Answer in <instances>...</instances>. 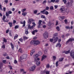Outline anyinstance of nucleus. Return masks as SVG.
<instances>
[{"mask_svg": "<svg viewBox=\"0 0 74 74\" xmlns=\"http://www.w3.org/2000/svg\"><path fill=\"white\" fill-rule=\"evenodd\" d=\"M68 1L66 4V6L68 7H69L70 6H71L72 5L71 3L73 2V0H68Z\"/></svg>", "mask_w": 74, "mask_h": 74, "instance_id": "nucleus-1", "label": "nucleus"}, {"mask_svg": "<svg viewBox=\"0 0 74 74\" xmlns=\"http://www.w3.org/2000/svg\"><path fill=\"white\" fill-rule=\"evenodd\" d=\"M36 68V65H34L33 66L30 67L29 69V70L30 71H34V70H35Z\"/></svg>", "mask_w": 74, "mask_h": 74, "instance_id": "nucleus-2", "label": "nucleus"}, {"mask_svg": "<svg viewBox=\"0 0 74 74\" xmlns=\"http://www.w3.org/2000/svg\"><path fill=\"white\" fill-rule=\"evenodd\" d=\"M43 37L44 38H47L48 37V32H45V34H43Z\"/></svg>", "mask_w": 74, "mask_h": 74, "instance_id": "nucleus-3", "label": "nucleus"}, {"mask_svg": "<svg viewBox=\"0 0 74 74\" xmlns=\"http://www.w3.org/2000/svg\"><path fill=\"white\" fill-rule=\"evenodd\" d=\"M65 18V17L64 16H60L58 17V19L61 21H63V20Z\"/></svg>", "mask_w": 74, "mask_h": 74, "instance_id": "nucleus-4", "label": "nucleus"}, {"mask_svg": "<svg viewBox=\"0 0 74 74\" xmlns=\"http://www.w3.org/2000/svg\"><path fill=\"white\" fill-rule=\"evenodd\" d=\"M27 29H30V30H32L34 28V27H33V26H31L30 25L28 24L27 25Z\"/></svg>", "mask_w": 74, "mask_h": 74, "instance_id": "nucleus-5", "label": "nucleus"}, {"mask_svg": "<svg viewBox=\"0 0 74 74\" xmlns=\"http://www.w3.org/2000/svg\"><path fill=\"white\" fill-rule=\"evenodd\" d=\"M70 55L71 58H72L73 59L74 58V51L72 50L70 53Z\"/></svg>", "mask_w": 74, "mask_h": 74, "instance_id": "nucleus-6", "label": "nucleus"}, {"mask_svg": "<svg viewBox=\"0 0 74 74\" xmlns=\"http://www.w3.org/2000/svg\"><path fill=\"white\" fill-rule=\"evenodd\" d=\"M33 57L35 59L34 61H37V59H36L38 57V54H37L36 55H34L33 56Z\"/></svg>", "mask_w": 74, "mask_h": 74, "instance_id": "nucleus-7", "label": "nucleus"}, {"mask_svg": "<svg viewBox=\"0 0 74 74\" xmlns=\"http://www.w3.org/2000/svg\"><path fill=\"white\" fill-rule=\"evenodd\" d=\"M38 32V30L37 29H36L33 31L32 32V33L33 35H35V33H37Z\"/></svg>", "mask_w": 74, "mask_h": 74, "instance_id": "nucleus-8", "label": "nucleus"}, {"mask_svg": "<svg viewBox=\"0 0 74 74\" xmlns=\"http://www.w3.org/2000/svg\"><path fill=\"white\" fill-rule=\"evenodd\" d=\"M60 11H61V12H64V10H65L64 9V8L62 7L60 9Z\"/></svg>", "mask_w": 74, "mask_h": 74, "instance_id": "nucleus-9", "label": "nucleus"}, {"mask_svg": "<svg viewBox=\"0 0 74 74\" xmlns=\"http://www.w3.org/2000/svg\"><path fill=\"white\" fill-rule=\"evenodd\" d=\"M47 58V56L43 55L42 57V59H41V61H42L43 60H44V59H45V58Z\"/></svg>", "mask_w": 74, "mask_h": 74, "instance_id": "nucleus-10", "label": "nucleus"}, {"mask_svg": "<svg viewBox=\"0 0 74 74\" xmlns=\"http://www.w3.org/2000/svg\"><path fill=\"white\" fill-rule=\"evenodd\" d=\"M20 23L21 24H23V27H25V23H26V22L25 21H24L23 22H21Z\"/></svg>", "mask_w": 74, "mask_h": 74, "instance_id": "nucleus-11", "label": "nucleus"}, {"mask_svg": "<svg viewBox=\"0 0 74 74\" xmlns=\"http://www.w3.org/2000/svg\"><path fill=\"white\" fill-rule=\"evenodd\" d=\"M73 40V38H70L69 40L68 41L66 42V44H69V42H70V41H72Z\"/></svg>", "mask_w": 74, "mask_h": 74, "instance_id": "nucleus-12", "label": "nucleus"}, {"mask_svg": "<svg viewBox=\"0 0 74 74\" xmlns=\"http://www.w3.org/2000/svg\"><path fill=\"white\" fill-rule=\"evenodd\" d=\"M32 21H33V19H29V21H28V23H29V24H31Z\"/></svg>", "mask_w": 74, "mask_h": 74, "instance_id": "nucleus-13", "label": "nucleus"}, {"mask_svg": "<svg viewBox=\"0 0 74 74\" xmlns=\"http://www.w3.org/2000/svg\"><path fill=\"white\" fill-rule=\"evenodd\" d=\"M36 66H40V61H36Z\"/></svg>", "mask_w": 74, "mask_h": 74, "instance_id": "nucleus-14", "label": "nucleus"}, {"mask_svg": "<svg viewBox=\"0 0 74 74\" xmlns=\"http://www.w3.org/2000/svg\"><path fill=\"white\" fill-rule=\"evenodd\" d=\"M53 38L54 39V41L55 42H56L57 41H58V37H53Z\"/></svg>", "mask_w": 74, "mask_h": 74, "instance_id": "nucleus-15", "label": "nucleus"}, {"mask_svg": "<svg viewBox=\"0 0 74 74\" xmlns=\"http://www.w3.org/2000/svg\"><path fill=\"white\" fill-rule=\"evenodd\" d=\"M40 43V41L38 40H35V44H36V45H38V44H39Z\"/></svg>", "mask_w": 74, "mask_h": 74, "instance_id": "nucleus-16", "label": "nucleus"}, {"mask_svg": "<svg viewBox=\"0 0 74 74\" xmlns=\"http://www.w3.org/2000/svg\"><path fill=\"white\" fill-rule=\"evenodd\" d=\"M70 50H69L67 51H64L63 52L65 54H68V53H70Z\"/></svg>", "mask_w": 74, "mask_h": 74, "instance_id": "nucleus-17", "label": "nucleus"}, {"mask_svg": "<svg viewBox=\"0 0 74 74\" xmlns=\"http://www.w3.org/2000/svg\"><path fill=\"white\" fill-rule=\"evenodd\" d=\"M35 52V50L34 49V50H32L31 53H30V55H31L32 56V55H33V54L34 53V52Z\"/></svg>", "mask_w": 74, "mask_h": 74, "instance_id": "nucleus-18", "label": "nucleus"}, {"mask_svg": "<svg viewBox=\"0 0 74 74\" xmlns=\"http://www.w3.org/2000/svg\"><path fill=\"white\" fill-rule=\"evenodd\" d=\"M61 46H62V45L60 44V43H58L57 44V45L56 46V47H59V48H60L61 47Z\"/></svg>", "mask_w": 74, "mask_h": 74, "instance_id": "nucleus-19", "label": "nucleus"}, {"mask_svg": "<svg viewBox=\"0 0 74 74\" xmlns=\"http://www.w3.org/2000/svg\"><path fill=\"white\" fill-rule=\"evenodd\" d=\"M8 24L9 25L10 27H12V23L9 22Z\"/></svg>", "mask_w": 74, "mask_h": 74, "instance_id": "nucleus-20", "label": "nucleus"}, {"mask_svg": "<svg viewBox=\"0 0 74 74\" xmlns=\"http://www.w3.org/2000/svg\"><path fill=\"white\" fill-rule=\"evenodd\" d=\"M10 45L11 46L12 49H14V45H13V44H12V42L10 43Z\"/></svg>", "mask_w": 74, "mask_h": 74, "instance_id": "nucleus-21", "label": "nucleus"}, {"mask_svg": "<svg viewBox=\"0 0 74 74\" xmlns=\"http://www.w3.org/2000/svg\"><path fill=\"white\" fill-rule=\"evenodd\" d=\"M30 44H35V40H32L30 43Z\"/></svg>", "mask_w": 74, "mask_h": 74, "instance_id": "nucleus-22", "label": "nucleus"}, {"mask_svg": "<svg viewBox=\"0 0 74 74\" xmlns=\"http://www.w3.org/2000/svg\"><path fill=\"white\" fill-rule=\"evenodd\" d=\"M18 37V35L17 34L15 35V36L14 37V40H16Z\"/></svg>", "mask_w": 74, "mask_h": 74, "instance_id": "nucleus-23", "label": "nucleus"}, {"mask_svg": "<svg viewBox=\"0 0 74 74\" xmlns=\"http://www.w3.org/2000/svg\"><path fill=\"white\" fill-rule=\"evenodd\" d=\"M25 33L26 34H29V32H28V30L27 29H26L25 30Z\"/></svg>", "mask_w": 74, "mask_h": 74, "instance_id": "nucleus-24", "label": "nucleus"}, {"mask_svg": "<svg viewBox=\"0 0 74 74\" xmlns=\"http://www.w3.org/2000/svg\"><path fill=\"white\" fill-rule=\"evenodd\" d=\"M43 73H46V74H49V71H43Z\"/></svg>", "mask_w": 74, "mask_h": 74, "instance_id": "nucleus-25", "label": "nucleus"}, {"mask_svg": "<svg viewBox=\"0 0 74 74\" xmlns=\"http://www.w3.org/2000/svg\"><path fill=\"white\" fill-rule=\"evenodd\" d=\"M27 14V12H25L22 13V15L23 16H25Z\"/></svg>", "mask_w": 74, "mask_h": 74, "instance_id": "nucleus-26", "label": "nucleus"}, {"mask_svg": "<svg viewBox=\"0 0 74 74\" xmlns=\"http://www.w3.org/2000/svg\"><path fill=\"white\" fill-rule=\"evenodd\" d=\"M3 64L2 63H0V69H1V68L3 67Z\"/></svg>", "mask_w": 74, "mask_h": 74, "instance_id": "nucleus-27", "label": "nucleus"}, {"mask_svg": "<svg viewBox=\"0 0 74 74\" xmlns=\"http://www.w3.org/2000/svg\"><path fill=\"white\" fill-rule=\"evenodd\" d=\"M5 18H6V16L5 15H3V18H2V20L4 21H5Z\"/></svg>", "mask_w": 74, "mask_h": 74, "instance_id": "nucleus-28", "label": "nucleus"}, {"mask_svg": "<svg viewBox=\"0 0 74 74\" xmlns=\"http://www.w3.org/2000/svg\"><path fill=\"white\" fill-rule=\"evenodd\" d=\"M27 54H25L23 55V57L24 59H26V58H27Z\"/></svg>", "mask_w": 74, "mask_h": 74, "instance_id": "nucleus-29", "label": "nucleus"}, {"mask_svg": "<svg viewBox=\"0 0 74 74\" xmlns=\"http://www.w3.org/2000/svg\"><path fill=\"white\" fill-rule=\"evenodd\" d=\"M63 59H64V58H61L59 59V61L60 62H62V61H63Z\"/></svg>", "mask_w": 74, "mask_h": 74, "instance_id": "nucleus-30", "label": "nucleus"}, {"mask_svg": "<svg viewBox=\"0 0 74 74\" xmlns=\"http://www.w3.org/2000/svg\"><path fill=\"white\" fill-rule=\"evenodd\" d=\"M26 10V8L23 9L21 10V12H25V11Z\"/></svg>", "mask_w": 74, "mask_h": 74, "instance_id": "nucleus-31", "label": "nucleus"}, {"mask_svg": "<svg viewBox=\"0 0 74 74\" xmlns=\"http://www.w3.org/2000/svg\"><path fill=\"white\" fill-rule=\"evenodd\" d=\"M41 18H43L44 19H45V18H46L45 17V16H44L43 15H41L40 16Z\"/></svg>", "mask_w": 74, "mask_h": 74, "instance_id": "nucleus-32", "label": "nucleus"}, {"mask_svg": "<svg viewBox=\"0 0 74 74\" xmlns=\"http://www.w3.org/2000/svg\"><path fill=\"white\" fill-rule=\"evenodd\" d=\"M41 22H42V21L40 20L38 21L39 25H41Z\"/></svg>", "mask_w": 74, "mask_h": 74, "instance_id": "nucleus-33", "label": "nucleus"}, {"mask_svg": "<svg viewBox=\"0 0 74 74\" xmlns=\"http://www.w3.org/2000/svg\"><path fill=\"white\" fill-rule=\"evenodd\" d=\"M23 39H24V40H25L27 39V38H28L26 36H23Z\"/></svg>", "mask_w": 74, "mask_h": 74, "instance_id": "nucleus-34", "label": "nucleus"}, {"mask_svg": "<svg viewBox=\"0 0 74 74\" xmlns=\"http://www.w3.org/2000/svg\"><path fill=\"white\" fill-rule=\"evenodd\" d=\"M18 28H19V26L18 25H16L14 27V29H18Z\"/></svg>", "mask_w": 74, "mask_h": 74, "instance_id": "nucleus-35", "label": "nucleus"}, {"mask_svg": "<svg viewBox=\"0 0 74 74\" xmlns=\"http://www.w3.org/2000/svg\"><path fill=\"white\" fill-rule=\"evenodd\" d=\"M3 42H7V39H6L4 38H3Z\"/></svg>", "mask_w": 74, "mask_h": 74, "instance_id": "nucleus-36", "label": "nucleus"}, {"mask_svg": "<svg viewBox=\"0 0 74 74\" xmlns=\"http://www.w3.org/2000/svg\"><path fill=\"white\" fill-rule=\"evenodd\" d=\"M32 24H33V25L32 26H33V27H35V26H36V24L35 23H34V22H33L32 23Z\"/></svg>", "mask_w": 74, "mask_h": 74, "instance_id": "nucleus-37", "label": "nucleus"}, {"mask_svg": "<svg viewBox=\"0 0 74 74\" xmlns=\"http://www.w3.org/2000/svg\"><path fill=\"white\" fill-rule=\"evenodd\" d=\"M58 63H59V61H57L56 63V67H58Z\"/></svg>", "mask_w": 74, "mask_h": 74, "instance_id": "nucleus-38", "label": "nucleus"}, {"mask_svg": "<svg viewBox=\"0 0 74 74\" xmlns=\"http://www.w3.org/2000/svg\"><path fill=\"white\" fill-rule=\"evenodd\" d=\"M2 62H3V63H4V64H6V63H7V62H6V60H3L2 61Z\"/></svg>", "mask_w": 74, "mask_h": 74, "instance_id": "nucleus-39", "label": "nucleus"}, {"mask_svg": "<svg viewBox=\"0 0 74 74\" xmlns=\"http://www.w3.org/2000/svg\"><path fill=\"white\" fill-rule=\"evenodd\" d=\"M56 29H57L58 31H60V28L59 27H57Z\"/></svg>", "mask_w": 74, "mask_h": 74, "instance_id": "nucleus-40", "label": "nucleus"}, {"mask_svg": "<svg viewBox=\"0 0 74 74\" xmlns=\"http://www.w3.org/2000/svg\"><path fill=\"white\" fill-rule=\"evenodd\" d=\"M51 22H49L48 23V25L49 26H51Z\"/></svg>", "mask_w": 74, "mask_h": 74, "instance_id": "nucleus-41", "label": "nucleus"}, {"mask_svg": "<svg viewBox=\"0 0 74 74\" xmlns=\"http://www.w3.org/2000/svg\"><path fill=\"white\" fill-rule=\"evenodd\" d=\"M62 1L64 2V4L67 3V1L66 0H62Z\"/></svg>", "mask_w": 74, "mask_h": 74, "instance_id": "nucleus-42", "label": "nucleus"}, {"mask_svg": "<svg viewBox=\"0 0 74 74\" xmlns=\"http://www.w3.org/2000/svg\"><path fill=\"white\" fill-rule=\"evenodd\" d=\"M9 15L10 14H9V13H8V12H7L6 13V16H9Z\"/></svg>", "mask_w": 74, "mask_h": 74, "instance_id": "nucleus-43", "label": "nucleus"}, {"mask_svg": "<svg viewBox=\"0 0 74 74\" xmlns=\"http://www.w3.org/2000/svg\"><path fill=\"white\" fill-rule=\"evenodd\" d=\"M2 48H3V49H4V48H5V45L4 44L2 46Z\"/></svg>", "mask_w": 74, "mask_h": 74, "instance_id": "nucleus-44", "label": "nucleus"}, {"mask_svg": "<svg viewBox=\"0 0 74 74\" xmlns=\"http://www.w3.org/2000/svg\"><path fill=\"white\" fill-rule=\"evenodd\" d=\"M8 13L9 14H12V12L11 11H8Z\"/></svg>", "mask_w": 74, "mask_h": 74, "instance_id": "nucleus-45", "label": "nucleus"}, {"mask_svg": "<svg viewBox=\"0 0 74 74\" xmlns=\"http://www.w3.org/2000/svg\"><path fill=\"white\" fill-rule=\"evenodd\" d=\"M65 28L66 29H70V27H69V26H66Z\"/></svg>", "mask_w": 74, "mask_h": 74, "instance_id": "nucleus-46", "label": "nucleus"}, {"mask_svg": "<svg viewBox=\"0 0 74 74\" xmlns=\"http://www.w3.org/2000/svg\"><path fill=\"white\" fill-rule=\"evenodd\" d=\"M43 14H46V15H48V14H49V13L47 11H46L44 13H43Z\"/></svg>", "mask_w": 74, "mask_h": 74, "instance_id": "nucleus-47", "label": "nucleus"}, {"mask_svg": "<svg viewBox=\"0 0 74 74\" xmlns=\"http://www.w3.org/2000/svg\"><path fill=\"white\" fill-rule=\"evenodd\" d=\"M8 1V0H5L4 2L6 3V4H7Z\"/></svg>", "mask_w": 74, "mask_h": 74, "instance_id": "nucleus-48", "label": "nucleus"}, {"mask_svg": "<svg viewBox=\"0 0 74 74\" xmlns=\"http://www.w3.org/2000/svg\"><path fill=\"white\" fill-rule=\"evenodd\" d=\"M20 58H21V60H22L23 59H25V58L23 57V56H21L20 57Z\"/></svg>", "mask_w": 74, "mask_h": 74, "instance_id": "nucleus-49", "label": "nucleus"}, {"mask_svg": "<svg viewBox=\"0 0 74 74\" xmlns=\"http://www.w3.org/2000/svg\"><path fill=\"white\" fill-rule=\"evenodd\" d=\"M38 11H37V10H35L34 11V14H37V12Z\"/></svg>", "mask_w": 74, "mask_h": 74, "instance_id": "nucleus-50", "label": "nucleus"}, {"mask_svg": "<svg viewBox=\"0 0 74 74\" xmlns=\"http://www.w3.org/2000/svg\"><path fill=\"white\" fill-rule=\"evenodd\" d=\"M16 21L15 20H14L13 21V24H15V23H16Z\"/></svg>", "mask_w": 74, "mask_h": 74, "instance_id": "nucleus-51", "label": "nucleus"}, {"mask_svg": "<svg viewBox=\"0 0 74 74\" xmlns=\"http://www.w3.org/2000/svg\"><path fill=\"white\" fill-rule=\"evenodd\" d=\"M56 59V57L55 56H53V60H55Z\"/></svg>", "mask_w": 74, "mask_h": 74, "instance_id": "nucleus-52", "label": "nucleus"}, {"mask_svg": "<svg viewBox=\"0 0 74 74\" xmlns=\"http://www.w3.org/2000/svg\"><path fill=\"white\" fill-rule=\"evenodd\" d=\"M38 53L39 55H42V52L39 51L38 52Z\"/></svg>", "mask_w": 74, "mask_h": 74, "instance_id": "nucleus-53", "label": "nucleus"}, {"mask_svg": "<svg viewBox=\"0 0 74 74\" xmlns=\"http://www.w3.org/2000/svg\"><path fill=\"white\" fill-rule=\"evenodd\" d=\"M56 0H51V1H50V2L52 3V2L53 3H54V2H55V1Z\"/></svg>", "mask_w": 74, "mask_h": 74, "instance_id": "nucleus-54", "label": "nucleus"}, {"mask_svg": "<svg viewBox=\"0 0 74 74\" xmlns=\"http://www.w3.org/2000/svg\"><path fill=\"white\" fill-rule=\"evenodd\" d=\"M47 50H44V53L45 54H47Z\"/></svg>", "mask_w": 74, "mask_h": 74, "instance_id": "nucleus-55", "label": "nucleus"}, {"mask_svg": "<svg viewBox=\"0 0 74 74\" xmlns=\"http://www.w3.org/2000/svg\"><path fill=\"white\" fill-rule=\"evenodd\" d=\"M46 67L47 68H49V64H47L46 65Z\"/></svg>", "mask_w": 74, "mask_h": 74, "instance_id": "nucleus-56", "label": "nucleus"}, {"mask_svg": "<svg viewBox=\"0 0 74 74\" xmlns=\"http://www.w3.org/2000/svg\"><path fill=\"white\" fill-rule=\"evenodd\" d=\"M9 31H10V30H9V29H8L7 30H6V33H8V32H9Z\"/></svg>", "mask_w": 74, "mask_h": 74, "instance_id": "nucleus-57", "label": "nucleus"}, {"mask_svg": "<svg viewBox=\"0 0 74 74\" xmlns=\"http://www.w3.org/2000/svg\"><path fill=\"white\" fill-rule=\"evenodd\" d=\"M19 41H20L21 42H23V40H22V38L19 39Z\"/></svg>", "mask_w": 74, "mask_h": 74, "instance_id": "nucleus-58", "label": "nucleus"}, {"mask_svg": "<svg viewBox=\"0 0 74 74\" xmlns=\"http://www.w3.org/2000/svg\"><path fill=\"white\" fill-rule=\"evenodd\" d=\"M50 10H53V6H51L50 8Z\"/></svg>", "mask_w": 74, "mask_h": 74, "instance_id": "nucleus-59", "label": "nucleus"}, {"mask_svg": "<svg viewBox=\"0 0 74 74\" xmlns=\"http://www.w3.org/2000/svg\"><path fill=\"white\" fill-rule=\"evenodd\" d=\"M9 21V20H6V21H5V20L4 21V22H7V23H8V22Z\"/></svg>", "mask_w": 74, "mask_h": 74, "instance_id": "nucleus-60", "label": "nucleus"}, {"mask_svg": "<svg viewBox=\"0 0 74 74\" xmlns=\"http://www.w3.org/2000/svg\"><path fill=\"white\" fill-rule=\"evenodd\" d=\"M58 5H54V7L55 8H58Z\"/></svg>", "mask_w": 74, "mask_h": 74, "instance_id": "nucleus-61", "label": "nucleus"}, {"mask_svg": "<svg viewBox=\"0 0 74 74\" xmlns=\"http://www.w3.org/2000/svg\"><path fill=\"white\" fill-rule=\"evenodd\" d=\"M3 10L4 11H5V10H6V8H5V7H3Z\"/></svg>", "mask_w": 74, "mask_h": 74, "instance_id": "nucleus-62", "label": "nucleus"}, {"mask_svg": "<svg viewBox=\"0 0 74 74\" xmlns=\"http://www.w3.org/2000/svg\"><path fill=\"white\" fill-rule=\"evenodd\" d=\"M7 53H6L3 54V56H7Z\"/></svg>", "mask_w": 74, "mask_h": 74, "instance_id": "nucleus-63", "label": "nucleus"}, {"mask_svg": "<svg viewBox=\"0 0 74 74\" xmlns=\"http://www.w3.org/2000/svg\"><path fill=\"white\" fill-rule=\"evenodd\" d=\"M14 63H15V64H16V63H17V61H16V60H14Z\"/></svg>", "mask_w": 74, "mask_h": 74, "instance_id": "nucleus-64", "label": "nucleus"}]
</instances>
